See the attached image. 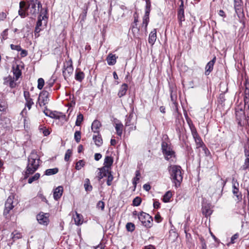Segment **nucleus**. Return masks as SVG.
Masks as SVG:
<instances>
[{
  "mask_svg": "<svg viewBox=\"0 0 249 249\" xmlns=\"http://www.w3.org/2000/svg\"><path fill=\"white\" fill-rule=\"evenodd\" d=\"M74 139L77 142H79L81 139V132L79 131H76L74 133Z\"/></svg>",
  "mask_w": 249,
  "mask_h": 249,
  "instance_id": "nucleus-47",
  "label": "nucleus"
},
{
  "mask_svg": "<svg viewBox=\"0 0 249 249\" xmlns=\"http://www.w3.org/2000/svg\"><path fill=\"white\" fill-rule=\"evenodd\" d=\"M23 95L26 101L25 107H27L28 109L30 110L32 106L34 104L33 99L30 97V94L28 91H24Z\"/></svg>",
  "mask_w": 249,
  "mask_h": 249,
  "instance_id": "nucleus-12",
  "label": "nucleus"
},
{
  "mask_svg": "<svg viewBox=\"0 0 249 249\" xmlns=\"http://www.w3.org/2000/svg\"><path fill=\"white\" fill-rule=\"evenodd\" d=\"M71 150L70 149H68L67 150L66 153H65V160L66 161H68L70 159V158L71 155Z\"/></svg>",
  "mask_w": 249,
  "mask_h": 249,
  "instance_id": "nucleus-48",
  "label": "nucleus"
},
{
  "mask_svg": "<svg viewBox=\"0 0 249 249\" xmlns=\"http://www.w3.org/2000/svg\"><path fill=\"white\" fill-rule=\"evenodd\" d=\"M115 129L118 135L121 136L123 133V125L122 123H117L115 124Z\"/></svg>",
  "mask_w": 249,
  "mask_h": 249,
  "instance_id": "nucleus-28",
  "label": "nucleus"
},
{
  "mask_svg": "<svg viewBox=\"0 0 249 249\" xmlns=\"http://www.w3.org/2000/svg\"><path fill=\"white\" fill-rule=\"evenodd\" d=\"M135 123V120L133 113H130L128 116H126L125 124L126 126L133 125Z\"/></svg>",
  "mask_w": 249,
  "mask_h": 249,
  "instance_id": "nucleus-19",
  "label": "nucleus"
},
{
  "mask_svg": "<svg viewBox=\"0 0 249 249\" xmlns=\"http://www.w3.org/2000/svg\"><path fill=\"white\" fill-rule=\"evenodd\" d=\"M41 8V3L38 0H30L28 1L27 15L36 17Z\"/></svg>",
  "mask_w": 249,
  "mask_h": 249,
  "instance_id": "nucleus-4",
  "label": "nucleus"
},
{
  "mask_svg": "<svg viewBox=\"0 0 249 249\" xmlns=\"http://www.w3.org/2000/svg\"><path fill=\"white\" fill-rule=\"evenodd\" d=\"M58 172L57 168L47 169L45 171V175L47 176H51L56 174Z\"/></svg>",
  "mask_w": 249,
  "mask_h": 249,
  "instance_id": "nucleus-31",
  "label": "nucleus"
},
{
  "mask_svg": "<svg viewBox=\"0 0 249 249\" xmlns=\"http://www.w3.org/2000/svg\"><path fill=\"white\" fill-rule=\"evenodd\" d=\"M245 154L246 158L244 164L241 167V169L243 170L248 169L249 170V147L245 149Z\"/></svg>",
  "mask_w": 249,
  "mask_h": 249,
  "instance_id": "nucleus-13",
  "label": "nucleus"
},
{
  "mask_svg": "<svg viewBox=\"0 0 249 249\" xmlns=\"http://www.w3.org/2000/svg\"><path fill=\"white\" fill-rule=\"evenodd\" d=\"M192 135L195 140L196 143V148H201L204 152L205 156H208L210 152L202 141L201 139L199 136L196 128L194 126L190 127Z\"/></svg>",
  "mask_w": 249,
  "mask_h": 249,
  "instance_id": "nucleus-3",
  "label": "nucleus"
},
{
  "mask_svg": "<svg viewBox=\"0 0 249 249\" xmlns=\"http://www.w3.org/2000/svg\"><path fill=\"white\" fill-rule=\"evenodd\" d=\"M54 82V79H51L48 82H46L45 89H51V88L53 86Z\"/></svg>",
  "mask_w": 249,
  "mask_h": 249,
  "instance_id": "nucleus-45",
  "label": "nucleus"
},
{
  "mask_svg": "<svg viewBox=\"0 0 249 249\" xmlns=\"http://www.w3.org/2000/svg\"><path fill=\"white\" fill-rule=\"evenodd\" d=\"M10 47L12 50H16L18 52L21 50V48L19 45L11 44Z\"/></svg>",
  "mask_w": 249,
  "mask_h": 249,
  "instance_id": "nucleus-50",
  "label": "nucleus"
},
{
  "mask_svg": "<svg viewBox=\"0 0 249 249\" xmlns=\"http://www.w3.org/2000/svg\"><path fill=\"white\" fill-rule=\"evenodd\" d=\"M6 18V14L4 12L0 13V20H3Z\"/></svg>",
  "mask_w": 249,
  "mask_h": 249,
  "instance_id": "nucleus-55",
  "label": "nucleus"
},
{
  "mask_svg": "<svg viewBox=\"0 0 249 249\" xmlns=\"http://www.w3.org/2000/svg\"><path fill=\"white\" fill-rule=\"evenodd\" d=\"M101 126V124L97 120H94L91 125V129L92 131L94 133L96 134H98L99 133V128Z\"/></svg>",
  "mask_w": 249,
  "mask_h": 249,
  "instance_id": "nucleus-17",
  "label": "nucleus"
},
{
  "mask_svg": "<svg viewBox=\"0 0 249 249\" xmlns=\"http://www.w3.org/2000/svg\"><path fill=\"white\" fill-rule=\"evenodd\" d=\"M20 51L21 52L20 54L22 57L26 56L27 55V52L26 50L21 49Z\"/></svg>",
  "mask_w": 249,
  "mask_h": 249,
  "instance_id": "nucleus-64",
  "label": "nucleus"
},
{
  "mask_svg": "<svg viewBox=\"0 0 249 249\" xmlns=\"http://www.w3.org/2000/svg\"><path fill=\"white\" fill-rule=\"evenodd\" d=\"M244 102L245 107H247L248 108H249V98L245 96L244 98Z\"/></svg>",
  "mask_w": 249,
  "mask_h": 249,
  "instance_id": "nucleus-51",
  "label": "nucleus"
},
{
  "mask_svg": "<svg viewBox=\"0 0 249 249\" xmlns=\"http://www.w3.org/2000/svg\"><path fill=\"white\" fill-rule=\"evenodd\" d=\"M21 237V234L20 233H16L15 234H14L12 238L15 240L16 239H18Z\"/></svg>",
  "mask_w": 249,
  "mask_h": 249,
  "instance_id": "nucleus-62",
  "label": "nucleus"
},
{
  "mask_svg": "<svg viewBox=\"0 0 249 249\" xmlns=\"http://www.w3.org/2000/svg\"><path fill=\"white\" fill-rule=\"evenodd\" d=\"M27 6L25 2L21 1L19 2V9L18 10V14L21 18H25L27 16Z\"/></svg>",
  "mask_w": 249,
  "mask_h": 249,
  "instance_id": "nucleus-11",
  "label": "nucleus"
},
{
  "mask_svg": "<svg viewBox=\"0 0 249 249\" xmlns=\"http://www.w3.org/2000/svg\"><path fill=\"white\" fill-rule=\"evenodd\" d=\"M84 78V73L82 71L77 72L75 75V79L78 81H82Z\"/></svg>",
  "mask_w": 249,
  "mask_h": 249,
  "instance_id": "nucleus-37",
  "label": "nucleus"
},
{
  "mask_svg": "<svg viewBox=\"0 0 249 249\" xmlns=\"http://www.w3.org/2000/svg\"><path fill=\"white\" fill-rule=\"evenodd\" d=\"M97 208L101 209L102 211H103L105 208V203L102 201H99L97 204Z\"/></svg>",
  "mask_w": 249,
  "mask_h": 249,
  "instance_id": "nucleus-49",
  "label": "nucleus"
},
{
  "mask_svg": "<svg viewBox=\"0 0 249 249\" xmlns=\"http://www.w3.org/2000/svg\"><path fill=\"white\" fill-rule=\"evenodd\" d=\"M161 149L165 158L166 160H169L172 158H175V152L171 148L170 146L165 142H162L161 143Z\"/></svg>",
  "mask_w": 249,
  "mask_h": 249,
  "instance_id": "nucleus-6",
  "label": "nucleus"
},
{
  "mask_svg": "<svg viewBox=\"0 0 249 249\" xmlns=\"http://www.w3.org/2000/svg\"><path fill=\"white\" fill-rule=\"evenodd\" d=\"M37 83H38V85H37L38 89H41L44 85V79L42 78H39L38 79Z\"/></svg>",
  "mask_w": 249,
  "mask_h": 249,
  "instance_id": "nucleus-44",
  "label": "nucleus"
},
{
  "mask_svg": "<svg viewBox=\"0 0 249 249\" xmlns=\"http://www.w3.org/2000/svg\"><path fill=\"white\" fill-rule=\"evenodd\" d=\"M232 188L233 189L238 188V183L235 181L234 179H232Z\"/></svg>",
  "mask_w": 249,
  "mask_h": 249,
  "instance_id": "nucleus-56",
  "label": "nucleus"
},
{
  "mask_svg": "<svg viewBox=\"0 0 249 249\" xmlns=\"http://www.w3.org/2000/svg\"><path fill=\"white\" fill-rule=\"evenodd\" d=\"M142 199L140 197L137 196L133 200V205L134 206H138L141 204Z\"/></svg>",
  "mask_w": 249,
  "mask_h": 249,
  "instance_id": "nucleus-40",
  "label": "nucleus"
},
{
  "mask_svg": "<svg viewBox=\"0 0 249 249\" xmlns=\"http://www.w3.org/2000/svg\"><path fill=\"white\" fill-rule=\"evenodd\" d=\"M13 74L15 76L16 80H17L21 74V71L20 70L18 65L16 67H13Z\"/></svg>",
  "mask_w": 249,
  "mask_h": 249,
  "instance_id": "nucleus-26",
  "label": "nucleus"
},
{
  "mask_svg": "<svg viewBox=\"0 0 249 249\" xmlns=\"http://www.w3.org/2000/svg\"><path fill=\"white\" fill-rule=\"evenodd\" d=\"M172 196V194L171 191L167 192L163 196V201L164 202H168L169 201L171 197Z\"/></svg>",
  "mask_w": 249,
  "mask_h": 249,
  "instance_id": "nucleus-32",
  "label": "nucleus"
},
{
  "mask_svg": "<svg viewBox=\"0 0 249 249\" xmlns=\"http://www.w3.org/2000/svg\"><path fill=\"white\" fill-rule=\"evenodd\" d=\"M73 70V69L71 60L66 61L64 63L63 75L65 79L71 76Z\"/></svg>",
  "mask_w": 249,
  "mask_h": 249,
  "instance_id": "nucleus-8",
  "label": "nucleus"
},
{
  "mask_svg": "<svg viewBox=\"0 0 249 249\" xmlns=\"http://www.w3.org/2000/svg\"><path fill=\"white\" fill-rule=\"evenodd\" d=\"M155 219L158 223H159L161 221V216L159 214H157L155 216Z\"/></svg>",
  "mask_w": 249,
  "mask_h": 249,
  "instance_id": "nucleus-57",
  "label": "nucleus"
},
{
  "mask_svg": "<svg viewBox=\"0 0 249 249\" xmlns=\"http://www.w3.org/2000/svg\"><path fill=\"white\" fill-rule=\"evenodd\" d=\"M160 203L158 201H155L154 202L153 206H154V208H156V209L159 208L160 207Z\"/></svg>",
  "mask_w": 249,
  "mask_h": 249,
  "instance_id": "nucleus-61",
  "label": "nucleus"
},
{
  "mask_svg": "<svg viewBox=\"0 0 249 249\" xmlns=\"http://www.w3.org/2000/svg\"><path fill=\"white\" fill-rule=\"evenodd\" d=\"M41 29H40L39 27H36L35 30V35L36 36L38 37V35H37L40 31Z\"/></svg>",
  "mask_w": 249,
  "mask_h": 249,
  "instance_id": "nucleus-58",
  "label": "nucleus"
},
{
  "mask_svg": "<svg viewBox=\"0 0 249 249\" xmlns=\"http://www.w3.org/2000/svg\"><path fill=\"white\" fill-rule=\"evenodd\" d=\"M131 30L135 38H139L140 35V32L139 28L137 27V25L136 26V27H131Z\"/></svg>",
  "mask_w": 249,
  "mask_h": 249,
  "instance_id": "nucleus-30",
  "label": "nucleus"
},
{
  "mask_svg": "<svg viewBox=\"0 0 249 249\" xmlns=\"http://www.w3.org/2000/svg\"><path fill=\"white\" fill-rule=\"evenodd\" d=\"M143 188L145 190L148 191L150 189L151 187H150V185L147 184H145L143 185Z\"/></svg>",
  "mask_w": 249,
  "mask_h": 249,
  "instance_id": "nucleus-60",
  "label": "nucleus"
},
{
  "mask_svg": "<svg viewBox=\"0 0 249 249\" xmlns=\"http://www.w3.org/2000/svg\"><path fill=\"white\" fill-rule=\"evenodd\" d=\"M157 39V31L154 29L150 33L148 38V42L153 45Z\"/></svg>",
  "mask_w": 249,
  "mask_h": 249,
  "instance_id": "nucleus-18",
  "label": "nucleus"
},
{
  "mask_svg": "<svg viewBox=\"0 0 249 249\" xmlns=\"http://www.w3.org/2000/svg\"><path fill=\"white\" fill-rule=\"evenodd\" d=\"M168 169L171 178L175 183L176 188L178 187L183 179V174L181 167L176 165H171Z\"/></svg>",
  "mask_w": 249,
  "mask_h": 249,
  "instance_id": "nucleus-2",
  "label": "nucleus"
},
{
  "mask_svg": "<svg viewBox=\"0 0 249 249\" xmlns=\"http://www.w3.org/2000/svg\"><path fill=\"white\" fill-rule=\"evenodd\" d=\"M232 193L234 194V195H235L236 196L238 200L241 199L242 196L239 193L238 188H235V189H232Z\"/></svg>",
  "mask_w": 249,
  "mask_h": 249,
  "instance_id": "nucleus-43",
  "label": "nucleus"
},
{
  "mask_svg": "<svg viewBox=\"0 0 249 249\" xmlns=\"http://www.w3.org/2000/svg\"><path fill=\"white\" fill-rule=\"evenodd\" d=\"M36 219L39 224L46 226L49 222V213H40L37 215Z\"/></svg>",
  "mask_w": 249,
  "mask_h": 249,
  "instance_id": "nucleus-10",
  "label": "nucleus"
},
{
  "mask_svg": "<svg viewBox=\"0 0 249 249\" xmlns=\"http://www.w3.org/2000/svg\"><path fill=\"white\" fill-rule=\"evenodd\" d=\"M117 58L115 54L109 53L107 58V64L110 66L114 65L116 62Z\"/></svg>",
  "mask_w": 249,
  "mask_h": 249,
  "instance_id": "nucleus-21",
  "label": "nucleus"
},
{
  "mask_svg": "<svg viewBox=\"0 0 249 249\" xmlns=\"http://www.w3.org/2000/svg\"><path fill=\"white\" fill-rule=\"evenodd\" d=\"M216 57H214L213 59L209 61L205 67V74L206 75H208L210 73L213 71V65L215 62Z\"/></svg>",
  "mask_w": 249,
  "mask_h": 249,
  "instance_id": "nucleus-14",
  "label": "nucleus"
},
{
  "mask_svg": "<svg viewBox=\"0 0 249 249\" xmlns=\"http://www.w3.org/2000/svg\"><path fill=\"white\" fill-rule=\"evenodd\" d=\"M83 120V115L80 113L77 116V119L75 122V125L77 126H80Z\"/></svg>",
  "mask_w": 249,
  "mask_h": 249,
  "instance_id": "nucleus-38",
  "label": "nucleus"
},
{
  "mask_svg": "<svg viewBox=\"0 0 249 249\" xmlns=\"http://www.w3.org/2000/svg\"><path fill=\"white\" fill-rule=\"evenodd\" d=\"M138 218L144 227L150 228L152 226L153 218L149 214L142 212L138 215Z\"/></svg>",
  "mask_w": 249,
  "mask_h": 249,
  "instance_id": "nucleus-5",
  "label": "nucleus"
},
{
  "mask_svg": "<svg viewBox=\"0 0 249 249\" xmlns=\"http://www.w3.org/2000/svg\"><path fill=\"white\" fill-rule=\"evenodd\" d=\"M126 228L129 231H133L135 230V225L132 223H128L126 225Z\"/></svg>",
  "mask_w": 249,
  "mask_h": 249,
  "instance_id": "nucleus-42",
  "label": "nucleus"
},
{
  "mask_svg": "<svg viewBox=\"0 0 249 249\" xmlns=\"http://www.w3.org/2000/svg\"><path fill=\"white\" fill-rule=\"evenodd\" d=\"M63 188L61 186L57 187L53 192V197L56 200L59 199L62 195Z\"/></svg>",
  "mask_w": 249,
  "mask_h": 249,
  "instance_id": "nucleus-16",
  "label": "nucleus"
},
{
  "mask_svg": "<svg viewBox=\"0 0 249 249\" xmlns=\"http://www.w3.org/2000/svg\"><path fill=\"white\" fill-rule=\"evenodd\" d=\"M127 88V85L126 84H123L122 85L118 93V95L119 97H122L126 94Z\"/></svg>",
  "mask_w": 249,
  "mask_h": 249,
  "instance_id": "nucleus-22",
  "label": "nucleus"
},
{
  "mask_svg": "<svg viewBox=\"0 0 249 249\" xmlns=\"http://www.w3.org/2000/svg\"><path fill=\"white\" fill-rule=\"evenodd\" d=\"M102 158V155L100 153H96L94 155V159L95 160L98 161Z\"/></svg>",
  "mask_w": 249,
  "mask_h": 249,
  "instance_id": "nucleus-53",
  "label": "nucleus"
},
{
  "mask_svg": "<svg viewBox=\"0 0 249 249\" xmlns=\"http://www.w3.org/2000/svg\"><path fill=\"white\" fill-rule=\"evenodd\" d=\"M40 177V174L38 173H36L33 176L28 179V182L30 184L33 182L37 180Z\"/></svg>",
  "mask_w": 249,
  "mask_h": 249,
  "instance_id": "nucleus-33",
  "label": "nucleus"
},
{
  "mask_svg": "<svg viewBox=\"0 0 249 249\" xmlns=\"http://www.w3.org/2000/svg\"><path fill=\"white\" fill-rule=\"evenodd\" d=\"M14 77L12 78L11 76L8 77L5 79V83L9 85L11 88H15L16 86V83L15 82Z\"/></svg>",
  "mask_w": 249,
  "mask_h": 249,
  "instance_id": "nucleus-25",
  "label": "nucleus"
},
{
  "mask_svg": "<svg viewBox=\"0 0 249 249\" xmlns=\"http://www.w3.org/2000/svg\"><path fill=\"white\" fill-rule=\"evenodd\" d=\"M178 18L179 21V25H181L182 21L185 20L184 9L181 8L180 9L178 10Z\"/></svg>",
  "mask_w": 249,
  "mask_h": 249,
  "instance_id": "nucleus-24",
  "label": "nucleus"
},
{
  "mask_svg": "<svg viewBox=\"0 0 249 249\" xmlns=\"http://www.w3.org/2000/svg\"><path fill=\"white\" fill-rule=\"evenodd\" d=\"M85 161L83 160H80L76 162L75 169L77 170H80L85 165Z\"/></svg>",
  "mask_w": 249,
  "mask_h": 249,
  "instance_id": "nucleus-35",
  "label": "nucleus"
},
{
  "mask_svg": "<svg viewBox=\"0 0 249 249\" xmlns=\"http://www.w3.org/2000/svg\"><path fill=\"white\" fill-rule=\"evenodd\" d=\"M113 162V159L111 157L106 156L104 160V166H107V169H109L112 165Z\"/></svg>",
  "mask_w": 249,
  "mask_h": 249,
  "instance_id": "nucleus-23",
  "label": "nucleus"
},
{
  "mask_svg": "<svg viewBox=\"0 0 249 249\" xmlns=\"http://www.w3.org/2000/svg\"><path fill=\"white\" fill-rule=\"evenodd\" d=\"M42 132H43L44 135L45 136L49 135L50 133V131L47 129H45L43 130Z\"/></svg>",
  "mask_w": 249,
  "mask_h": 249,
  "instance_id": "nucleus-63",
  "label": "nucleus"
},
{
  "mask_svg": "<svg viewBox=\"0 0 249 249\" xmlns=\"http://www.w3.org/2000/svg\"><path fill=\"white\" fill-rule=\"evenodd\" d=\"M238 236L239 235L237 233L234 234L231 238V243L232 244L234 243V240L237 239L238 238Z\"/></svg>",
  "mask_w": 249,
  "mask_h": 249,
  "instance_id": "nucleus-52",
  "label": "nucleus"
},
{
  "mask_svg": "<svg viewBox=\"0 0 249 249\" xmlns=\"http://www.w3.org/2000/svg\"><path fill=\"white\" fill-rule=\"evenodd\" d=\"M151 2L150 0H146V6H145V14H150L151 11Z\"/></svg>",
  "mask_w": 249,
  "mask_h": 249,
  "instance_id": "nucleus-36",
  "label": "nucleus"
},
{
  "mask_svg": "<svg viewBox=\"0 0 249 249\" xmlns=\"http://www.w3.org/2000/svg\"><path fill=\"white\" fill-rule=\"evenodd\" d=\"M93 140L96 145L98 147L100 146L103 143V140L99 133L97 134V135H94L93 136Z\"/></svg>",
  "mask_w": 249,
  "mask_h": 249,
  "instance_id": "nucleus-20",
  "label": "nucleus"
},
{
  "mask_svg": "<svg viewBox=\"0 0 249 249\" xmlns=\"http://www.w3.org/2000/svg\"><path fill=\"white\" fill-rule=\"evenodd\" d=\"M40 15L38 17H41L42 19H44L45 18H46V15L47 13V10L46 9H44L41 8H40Z\"/></svg>",
  "mask_w": 249,
  "mask_h": 249,
  "instance_id": "nucleus-39",
  "label": "nucleus"
},
{
  "mask_svg": "<svg viewBox=\"0 0 249 249\" xmlns=\"http://www.w3.org/2000/svg\"><path fill=\"white\" fill-rule=\"evenodd\" d=\"M40 161V158L36 151H32L28 158V163L24 174L25 179L27 178L30 175L33 174L37 170Z\"/></svg>",
  "mask_w": 249,
  "mask_h": 249,
  "instance_id": "nucleus-1",
  "label": "nucleus"
},
{
  "mask_svg": "<svg viewBox=\"0 0 249 249\" xmlns=\"http://www.w3.org/2000/svg\"><path fill=\"white\" fill-rule=\"evenodd\" d=\"M84 188L87 192H90L92 189V187L90 185V181L89 178H86L85 180Z\"/></svg>",
  "mask_w": 249,
  "mask_h": 249,
  "instance_id": "nucleus-29",
  "label": "nucleus"
},
{
  "mask_svg": "<svg viewBox=\"0 0 249 249\" xmlns=\"http://www.w3.org/2000/svg\"><path fill=\"white\" fill-rule=\"evenodd\" d=\"M202 213L208 216L212 213V210L209 207H204L202 208Z\"/></svg>",
  "mask_w": 249,
  "mask_h": 249,
  "instance_id": "nucleus-41",
  "label": "nucleus"
},
{
  "mask_svg": "<svg viewBox=\"0 0 249 249\" xmlns=\"http://www.w3.org/2000/svg\"><path fill=\"white\" fill-rule=\"evenodd\" d=\"M73 219L74 220L75 224L77 225H81L83 223L82 215L77 213L76 212V215L75 216H73Z\"/></svg>",
  "mask_w": 249,
  "mask_h": 249,
  "instance_id": "nucleus-27",
  "label": "nucleus"
},
{
  "mask_svg": "<svg viewBox=\"0 0 249 249\" xmlns=\"http://www.w3.org/2000/svg\"><path fill=\"white\" fill-rule=\"evenodd\" d=\"M107 184L108 186H110L111 184V182L113 179V176L111 175L110 171L109 172L108 175H107Z\"/></svg>",
  "mask_w": 249,
  "mask_h": 249,
  "instance_id": "nucleus-46",
  "label": "nucleus"
},
{
  "mask_svg": "<svg viewBox=\"0 0 249 249\" xmlns=\"http://www.w3.org/2000/svg\"><path fill=\"white\" fill-rule=\"evenodd\" d=\"M99 169L100 170V172L98 173L97 176L99 180H100L105 177H107L110 172L109 169L107 168V166H104Z\"/></svg>",
  "mask_w": 249,
  "mask_h": 249,
  "instance_id": "nucleus-15",
  "label": "nucleus"
},
{
  "mask_svg": "<svg viewBox=\"0 0 249 249\" xmlns=\"http://www.w3.org/2000/svg\"><path fill=\"white\" fill-rule=\"evenodd\" d=\"M38 196L43 201H45L46 202H47V200L45 197L42 195V194H38Z\"/></svg>",
  "mask_w": 249,
  "mask_h": 249,
  "instance_id": "nucleus-59",
  "label": "nucleus"
},
{
  "mask_svg": "<svg viewBox=\"0 0 249 249\" xmlns=\"http://www.w3.org/2000/svg\"><path fill=\"white\" fill-rule=\"evenodd\" d=\"M49 93L46 90H43L40 92L37 99L36 106L38 104L40 107H42L47 104L49 100Z\"/></svg>",
  "mask_w": 249,
  "mask_h": 249,
  "instance_id": "nucleus-7",
  "label": "nucleus"
},
{
  "mask_svg": "<svg viewBox=\"0 0 249 249\" xmlns=\"http://www.w3.org/2000/svg\"><path fill=\"white\" fill-rule=\"evenodd\" d=\"M13 199V196H9L7 199L5 203V208L3 211L4 215L6 216L9 213L10 211L14 208Z\"/></svg>",
  "mask_w": 249,
  "mask_h": 249,
  "instance_id": "nucleus-9",
  "label": "nucleus"
},
{
  "mask_svg": "<svg viewBox=\"0 0 249 249\" xmlns=\"http://www.w3.org/2000/svg\"><path fill=\"white\" fill-rule=\"evenodd\" d=\"M43 19H42L41 17H38L36 26L40 27L42 25V20Z\"/></svg>",
  "mask_w": 249,
  "mask_h": 249,
  "instance_id": "nucleus-54",
  "label": "nucleus"
},
{
  "mask_svg": "<svg viewBox=\"0 0 249 249\" xmlns=\"http://www.w3.org/2000/svg\"><path fill=\"white\" fill-rule=\"evenodd\" d=\"M149 14H145L143 17L142 25H143V26H144L145 29H146L147 26L148 24V22H149Z\"/></svg>",
  "mask_w": 249,
  "mask_h": 249,
  "instance_id": "nucleus-34",
  "label": "nucleus"
}]
</instances>
